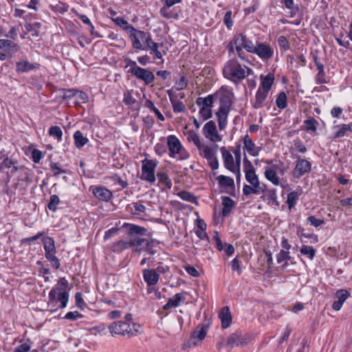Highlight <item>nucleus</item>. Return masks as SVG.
Returning <instances> with one entry per match:
<instances>
[{
  "label": "nucleus",
  "instance_id": "16",
  "mask_svg": "<svg viewBox=\"0 0 352 352\" xmlns=\"http://www.w3.org/2000/svg\"><path fill=\"white\" fill-rule=\"evenodd\" d=\"M68 285L69 283L65 277L60 278L55 287H54L49 292V302L55 301L58 293L68 292Z\"/></svg>",
  "mask_w": 352,
  "mask_h": 352
},
{
  "label": "nucleus",
  "instance_id": "2",
  "mask_svg": "<svg viewBox=\"0 0 352 352\" xmlns=\"http://www.w3.org/2000/svg\"><path fill=\"white\" fill-rule=\"evenodd\" d=\"M251 74H253V70L249 67L241 64L236 57L227 60L223 68V76L236 85L242 82Z\"/></svg>",
  "mask_w": 352,
  "mask_h": 352
},
{
  "label": "nucleus",
  "instance_id": "57",
  "mask_svg": "<svg viewBox=\"0 0 352 352\" xmlns=\"http://www.w3.org/2000/svg\"><path fill=\"white\" fill-rule=\"evenodd\" d=\"M134 211L133 214L136 215H140L145 213L146 207L140 203H133Z\"/></svg>",
  "mask_w": 352,
  "mask_h": 352
},
{
  "label": "nucleus",
  "instance_id": "53",
  "mask_svg": "<svg viewBox=\"0 0 352 352\" xmlns=\"http://www.w3.org/2000/svg\"><path fill=\"white\" fill-rule=\"evenodd\" d=\"M253 187V194L259 195L265 191L266 186L264 184H261L259 181L251 184Z\"/></svg>",
  "mask_w": 352,
  "mask_h": 352
},
{
  "label": "nucleus",
  "instance_id": "14",
  "mask_svg": "<svg viewBox=\"0 0 352 352\" xmlns=\"http://www.w3.org/2000/svg\"><path fill=\"white\" fill-rule=\"evenodd\" d=\"M203 133L204 136L211 142H214L221 140V138L218 133L216 124L212 120L205 124L203 128Z\"/></svg>",
  "mask_w": 352,
  "mask_h": 352
},
{
  "label": "nucleus",
  "instance_id": "5",
  "mask_svg": "<svg viewBox=\"0 0 352 352\" xmlns=\"http://www.w3.org/2000/svg\"><path fill=\"white\" fill-rule=\"evenodd\" d=\"M167 146L170 157H175L176 155H179L180 160H185L188 157V153L184 148L179 140L175 135H170L167 137Z\"/></svg>",
  "mask_w": 352,
  "mask_h": 352
},
{
  "label": "nucleus",
  "instance_id": "28",
  "mask_svg": "<svg viewBox=\"0 0 352 352\" xmlns=\"http://www.w3.org/2000/svg\"><path fill=\"white\" fill-rule=\"evenodd\" d=\"M198 150L200 151V155L206 158L207 161L216 157L217 150L214 148L201 144Z\"/></svg>",
  "mask_w": 352,
  "mask_h": 352
},
{
  "label": "nucleus",
  "instance_id": "6",
  "mask_svg": "<svg viewBox=\"0 0 352 352\" xmlns=\"http://www.w3.org/2000/svg\"><path fill=\"white\" fill-rule=\"evenodd\" d=\"M252 339V338L250 335L236 331L227 338L226 347L228 350H230L234 346L241 347L249 344Z\"/></svg>",
  "mask_w": 352,
  "mask_h": 352
},
{
  "label": "nucleus",
  "instance_id": "26",
  "mask_svg": "<svg viewBox=\"0 0 352 352\" xmlns=\"http://www.w3.org/2000/svg\"><path fill=\"white\" fill-rule=\"evenodd\" d=\"M184 295L182 293H177L168 300L166 304L164 305L163 309L167 310L173 307H177L180 305L181 302H184Z\"/></svg>",
  "mask_w": 352,
  "mask_h": 352
},
{
  "label": "nucleus",
  "instance_id": "52",
  "mask_svg": "<svg viewBox=\"0 0 352 352\" xmlns=\"http://www.w3.org/2000/svg\"><path fill=\"white\" fill-rule=\"evenodd\" d=\"M60 202L59 197L56 195H53L50 197V202L48 203L47 207L49 210L52 211H56L57 209V206L58 205Z\"/></svg>",
  "mask_w": 352,
  "mask_h": 352
},
{
  "label": "nucleus",
  "instance_id": "4",
  "mask_svg": "<svg viewBox=\"0 0 352 352\" xmlns=\"http://www.w3.org/2000/svg\"><path fill=\"white\" fill-rule=\"evenodd\" d=\"M43 248L45 250V256L47 261L52 263L53 266L56 269L60 267V260L56 256V250L54 240L52 237L45 236L42 239Z\"/></svg>",
  "mask_w": 352,
  "mask_h": 352
},
{
  "label": "nucleus",
  "instance_id": "11",
  "mask_svg": "<svg viewBox=\"0 0 352 352\" xmlns=\"http://www.w3.org/2000/svg\"><path fill=\"white\" fill-rule=\"evenodd\" d=\"M297 159L295 167L292 170V175L298 179L311 170V164L308 160L301 159L300 156H298Z\"/></svg>",
  "mask_w": 352,
  "mask_h": 352
},
{
  "label": "nucleus",
  "instance_id": "43",
  "mask_svg": "<svg viewBox=\"0 0 352 352\" xmlns=\"http://www.w3.org/2000/svg\"><path fill=\"white\" fill-rule=\"evenodd\" d=\"M25 34L28 32H32V35L33 36H38V30L41 27V23L38 22H35L34 23H26L25 24Z\"/></svg>",
  "mask_w": 352,
  "mask_h": 352
},
{
  "label": "nucleus",
  "instance_id": "23",
  "mask_svg": "<svg viewBox=\"0 0 352 352\" xmlns=\"http://www.w3.org/2000/svg\"><path fill=\"white\" fill-rule=\"evenodd\" d=\"M349 292L346 289H340L337 291L335 296L336 300L333 302L332 305L333 309L335 311H339L343 303L349 298Z\"/></svg>",
  "mask_w": 352,
  "mask_h": 352
},
{
  "label": "nucleus",
  "instance_id": "15",
  "mask_svg": "<svg viewBox=\"0 0 352 352\" xmlns=\"http://www.w3.org/2000/svg\"><path fill=\"white\" fill-rule=\"evenodd\" d=\"M243 168L245 179L249 184H252L259 181L255 168L246 156L243 158Z\"/></svg>",
  "mask_w": 352,
  "mask_h": 352
},
{
  "label": "nucleus",
  "instance_id": "51",
  "mask_svg": "<svg viewBox=\"0 0 352 352\" xmlns=\"http://www.w3.org/2000/svg\"><path fill=\"white\" fill-rule=\"evenodd\" d=\"M277 42L280 48L284 52L290 49V43L285 36H280L277 39Z\"/></svg>",
  "mask_w": 352,
  "mask_h": 352
},
{
  "label": "nucleus",
  "instance_id": "8",
  "mask_svg": "<svg viewBox=\"0 0 352 352\" xmlns=\"http://www.w3.org/2000/svg\"><path fill=\"white\" fill-rule=\"evenodd\" d=\"M148 32L139 30L133 28L128 34L131 41V45L134 49L139 50H146L144 47V43Z\"/></svg>",
  "mask_w": 352,
  "mask_h": 352
},
{
  "label": "nucleus",
  "instance_id": "48",
  "mask_svg": "<svg viewBox=\"0 0 352 352\" xmlns=\"http://www.w3.org/2000/svg\"><path fill=\"white\" fill-rule=\"evenodd\" d=\"M178 196L184 201H187L191 203L197 202L196 197L189 192L182 190L178 193Z\"/></svg>",
  "mask_w": 352,
  "mask_h": 352
},
{
  "label": "nucleus",
  "instance_id": "7",
  "mask_svg": "<svg viewBox=\"0 0 352 352\" xmlns=\"http://www.w3.org/2000/svg\"><path fill=\"white\" fill-rule=\"evenodd\" d=\"M157 162L153 160L145 159L142 161V175L141 179L150 183L155 181V170Z\"/></svg>",
  "mask_w": 352,
  "mask_h": 352
},
{
  "label": "nucleus",
  "instance_id": "37",
  "mask_svg": "<svg viewBox=\"0 0 352 352\" xmlns=\"http://www.w3.org/2000/svg\"><path fill=\"white\" fill-rule=\"evenodd\" d=\"M74 140L75 146L78 148L84 146L88 142V139L84 137L80 131H77L74 133Z\"/></svg>",
  "mask_w": 352,
  "mask_h": 352
},
{
  "label": "nucleus",
  "instance_id": "64",
  "mask_svg": "<svg viewBox=\"0 0 352 352\" xmlns=\"http://www.w3.org/2000/svg\"><path fill=\"white\" fill-rule=\"evenodd\" d=\"M168 9V8L163 6L160 10V14H161V16L168 19L173 17V12L169 11Z\"/></svg>",
  "mask_w": 352,
  "mask_h": 352
},
{
  "label": "nucleus",
  "instance_id": "60",
  "mask_svg": "<svg viewBox=\"0 0 352 352\" xmlns=\"http://www.w3.org/2000/svg\"><path fill=\"white\" fill-rule=\"evenodd\" d=\"M83 317L82 314H80L78 311H69L65 316V318L69 320H76L79 318H82Z\"/></svg>",
  "mask_w": 352,
  "mask_h": 352
},
{
  "label": "nucleus",
  "instance_id": "36",
  "mask_svg": "<svg viewBox=\"0 0 352 352\" xmlns=\"http://www.w3.org/2000/svg\"><path fill=\"white\" fill-rule=\"evenodd\" d=\"M335 128L338 129V130L337 131L334 135V139L342 138L345 135H346L347 132L352 131L351 126L350 124H342L340 125L336 126Z\"/></svg>",
  "mask_w": 352,
  "mask_h": 352
},
{
  "label": "nucleus",
  "instance_id": "12",
  "mask_svg": "<svg viewBox=\"0 0 352 352\" xmlns=\"http://www.w3.org/2000/svg\"><path fill=\"white\" fill-rule=\"evenodd\" d=\"M131 74L138 80L144 81L146 85L152 83L155 80V76L152 72L139 66L132 69Z\"/></svg>",
  "mask_w": 352,
  "mask_h": 352
},
{
  "label": "nucleus",
  "instance_id": "35",
  "mask_svg": "<svg viewBox=\"0 0 352 352\" xmlns=\"http://www.w3.org/2000/svg\"><path fill=\"white\" fill-rule=\"evenodd\" d=\"M214 96L213 95H208L206 98L199 97L197 99L196 103L199 107H206V108H211L212 107V104L214 102Z\"/></svg>",
  "mask_w": 352,
  "mask_h": 352
},
{
  "label": "nucleus",
  "instance_id": "32",
  "mask_svg": "<svg viewBox=\"0 0 352 352\" xmlns=\"http://www.w3.org/2000/svg\"><path fill=\"white\" fill-rule=\"evenodd\" d=\"M168 94L173 111L175 113L184 112L185 110V105L183 104V102L176 100V97L172 96L171 91L170 90L168 91Z\"/></svg>",
  "mask_w": 352,
  "mask_h": 352
},
{
  "label": "nucleus",
  "instance_id": "20",
  "mask_svg": "<svg viewBox=\"0 0 352 352\" xmlns=\"http://www.w3.org/2000/svg\"><path fill=\"white\" fill-rule=\"evenodd\" d=\"M143 279L148 286L156 285L159 280L160 275L153 269H144L142 270Z\"/></svg>",
  "mask_w": 352,
  "mask_h": 352
},
{
  "label": "nucleus",
  "instance_id": "19",
  "mask_svg": "<svg viewBox=\"0 0 352 352\" xmlns=\"http://www.w3.org/2000/svg\"><path fill=\"white\" fill-rule=\"evenodd\" d=\"M207 331V327H202L200 329L195 331L187 342L188 346L191 347L197 345L205 338Z\"/></svg>",
  "mask_w": 352,
  "mask_h": 352
},
{
  "label": "nucleus",
  "instance_id": "61",
  "mask_svg": "<svg viewBox=\"0 0 352 352\" xmlns=\"http://www.w3.org/2000/svg\"><path fill=\"white\" fill-rule=\"evenodd\" d=\"M155 152L158 155H163L166 153V146L164 143H157L154 147Z\"/></svg>",
  "mask_w": 352,
  "mask_h": 352
},
{
  "label": "nucleus",
  "instance_id": "56",
  "mask_svg": "<svg viewBox=\"0 0 352 352\" xmlns=\"http://www.w3.org/2000/svg\"><path fill=\"white\" fill-rule=\"evenodd\" d=\"M188 83V82L186 78L184 76H181V78L175 82L176 89L177 90H183L187 87Z\"/></svg>",
  "mask_w": 352,
  "mask_h": 352
},
{
  "label": "nucleus",
  "instance_id": "47",
  "mask_svg": "<svg viewBox=\"0 0 352 352\" xmlns=\"http://www.w3.org/2000/svg\"><path fill=\"white\" fill-rule=\"evenodd\" d=\"M69 300V292H63L61 293H58L56 295V299L55 300H58L60 302V307L63 309L67 307V302Z\"/></svg>",
  "mask_w": 352,
  "mask_h": 352
},
{
  "label": "nucleus",
  "instance_id": "17",
  "mask_svg": "<svg viewBox=\"0 0 352 352\" xmlns=\"http://www.w3.org/2000/svg\"><path fill=\"white\" fill-rule=\"evenodd\" d=\"M278 170L282 174L284 173L283 169L279 168L276 164H272L265 168V177L275 186H278L280 183L279 178L277 175Z\"/></svg>",
  "mask_w": 352,
  "mask_h": 352
},
{
  "label": "nucleus",
  "instance_id": "54",
  "mask_svg": "<svg viewBox=\"0 0 352 352\" xmlns=\"http://www.w3.org/2000/svg\"><path fill=\"white\" fill-rule=\"evenodd\" d=\"M109 179L114 184H118L120 185L122 188H125L128 186L127 182L122 180L121 177L117 174L112 175L111 177H109Z\"/></svg>",
  "mask_w": 352,
  "mask_h": 352
},
{
  "label": "nucleus",
  "instance_id": "63",
  "mask_svg": "<svg viewBox=\"0 0 352 352\" xmlns=\"http://www.w3.org/2000/svg\"><path fill=\"white\" fill-rule=\"evenodd\" d=\"M75 300L76 306L78 308L82 309L85 306V302H84V300L82 298V294L80 292H77L75 294Z\"/></svg>",
  "mask_w": 352,
  "mask_h": 352
},
{
  "label": "nucleus",
  "instance_id": "31",
  "mask_svg": "<svg viewBox=\"0 0 352 352\" xmlns=\"http://www.w3.org/2000/svg\"><path fill=\"white\" fill-rule=\"evenodd\" d=\"M277 263L280 264L282 267H286L289 265V262L292 261V256L289 255V251L281 250L276 256Z\"/></svg>",
  "mask_w": 352,
  "mask_h": 352
},
{
  "label": "nucleus",
  "instance_id": "40",
  "mask_svg": "<svg viewBox=\"0 0 352 352\" xmlns=\"http://www.w3.org/2000/svg\"><path fill=\"white\" fill-rule=\"evenodd\" d=\"M157 178L159 181V183H160L162 185L168 188V189L171 188L172 182L166 173L158 172L157 173Z\"/></svg>",
  "mask_w": 352,
  "mask_h": 352
},
{
  "label": "nucleus",
  "instance_id": "38",
  "mask_svg": "<svg viewBox=\"0 0 352 352\" xmlns=\"http://www.w3.org/2000/svg\"><path fill=\"white\" fill-rule=\"evenodd\" d=\"M300 193L297 191H292L287 195L286 203L289 210H292L296 204Z\"/></svg>",
  "mask_w": 352,
  "mask_h": 352
},
{
  "label": "nucleus",
  "instance_id": "27",
  "mask_svg": "<svg viewBox=\"0 0 352 352\" xmlns=\"http://www.w3.org/2000/svg\"><path fill=\"white\" fill-rule=\"evenodd\" d=\"M219 317L221 319L223 329H226L230 326L232 322V316L228 307H224L221 309Z\"/></svg>",
  "mask_w": 352,
  "mask_h": 352
},
{
  "label": "nucleus",
  "instance_id": "25",
  "mask_svg": "<svg viewBox=\"0 0 352 352\" xmlns=\"http://www.w3.org/2000/svg\"><path fill=\"white\" fill-rule=\"evenodd\" d=\"M269 92L261 90L259 87L256 93L255 100L253 103V107L255 109H261L265 106L266 100Z\"/></svg>",
  "mask_w": 352,
  "mask_h": 352
},
{
  "label": "nucleus",
  "instance_id": "58",
  "mask_svg": "<svg viewBox=\"0 0 352 352\" xmlns=\"http://www.w3.org/2000/svg\"><path fill=\"white\" fill-rule=\"evenodd\" d=\"M123 102L126 105H132L137 102V100L133 97L129 91L124 94Z\"/></svg>",
  "mask_w": 352,
  "mask_h": 352
},
{
  "label": "nucleus",
  "instance_id": "3",
  "mask_svg": "<svg viewBox=\"0 0 352 352\" xmlns=\"http://www.w3.org/2000/svg\"><path fill=\"white\" fill-rule=\"evenodd\" d=\"M219 99L220 106L216 113L218 125L220 130H223L227 125V118L232 104L233 94L223 91H218L214 94Z\"/></svg>",
  "mask_w": 352,
  "mask_h": 352
},
{
  "label": "nucleus",
  "instance_id": "21",
  "mask_svg": "<svg viewBox=\"0 0 352 352\" xmlns=\"http://www.w3.org/2000/svg\"><path fill=\"white\" fill-rule=\"evenodd\" d=\"M221 153L223 159L225 167L231 172L236 174V165H234L232 155L226 149L225 146L221 148Z\"/></svg>",
  "mask_w": 352,
  "mask_h": 352
},
{
  "label": "nucleus",
  "instance_id": "18",
  "mask_svg": "<svg viewBox=\"0 0 352 352\" xmlns=\"http://www.w3.org/2000/svg\"><path fill=\"white\" fill-rule=\"evenodd\" d=\"M91 190L95 197L102 201H109L113 197L111 191L102 186H92Z\"/></svg>",
  "mask_w": 352,
  "mask_h": 352
},
{
  "label": "nucleus",
  "instance_id": "50",
  "mask_svg": "<svg viewBox=\"0 0 352 352\" xmlns=\"http://www.w3.org/2000/svg\"><path fill=\"white\" fill-rule=\"evenodd\" d=\"M49 134L51 136L56 138L58 142L62 140L63 132L61 129L58 126H52L49 129Z\"/></svg>",
  "mask_w": 352,
  "mask_h": 352
},
{
  "label": "nucleus",
  "instance_id": "13",
  "mask_svg": "<svg viewBox=\"0 0 352 352\" xmlns=\"http://www.w3.org/2000/svg\"><path fill=\"white\" fill-rule=\"evenodd\" d=\"M234 43L235 48L239 47L241 50L245 49L250 53L252 52L255 46L253 42L242 33H237L234 36Z\"/></svg>",
  "mask_w": 352,
  "mask_h": 352
},
{
  "label": "nucleus",
  "instance_id": "44",
  "mask_svg": "<svg viewBox=\"0 0 352 352\" xmlns=\"http://www.w3.org/2000/svg\"><path fill=\"white\" fill-rule=\"evenodd\" d=\"M5 47L7 48V56L8 55L10 57H12L13 54L19 50L18 44L8 39H6Z\"/></svg>",
  "mask_w": 352,
  "mask_h": 352
},
{
  "label": "nucleus",
  "instance_id": "46",
  "mask_svg": "<svg viewBox=\"0 0 352 352\" xmlns=\"http://www.w3.org/2000/svg\"><path fill=\"white\" fill-rule=\"evenodd\" d=\"M187 140L192 142L198 148L202 144L200 141L199 137L194 131H188L186 134Z\"/></svg>",
  "mask_w": 352,
  "mask_h": 352
},
{
  "label": "nucleus",
  "instance_id": "41",
  "mask_svg": "<svg viewBox=\"0 0 352 352\" xmlns=\"http://www.w3.org/2000/svg\"><path fill=\"white\" fill-rule=\"evenodd\" d=\"M162 45H163V43L160 44L157 43V44H155L154 45V47H151V48L148 49L150 50V54L154 55L155 58L162 60V63H164L163 55H165L166 54V51H164V50H163L162 52L159 50V47Z\"/></svg>",
  "mask_w": 352,
  "mask_h": 352
},
{
  "label": "nucleus",
  "instance_id": "59",
  "mask_svg": "<svg viewBox=\"0 0 352 352\" xmlns=\"http://www.w3.org/2000/svg\"><path fill=\"white\" fill-rule=\"evenodd\" d=\"M307 221L315 228H318L324 223L323 220L316 219L314 216L308 217Z\"/></svg>",
  "mask_w": 352,
  "mask_h": 352
},
{
  "label": "nucleus",
  "instance_id": "1",
  "mask_svg": "<svg viewBox=\"0 0 352 352\" xmlns=\"http://www.w3.org/2000/svg\"><path fill=\"white\" fill-rule=\"evenodd\" d=\"M122 228L125 229V233L129 236V239H121L113 243L110 247V249L113 252L120 253L123 250L133 247L136 248L137 251H140L142 248L139 249V248L141 247L142 245L144 243L147 245H148V240L142 237L145 236L147 232V229L144 227L124 223L122 225Z\"/></svg>",
  "mask_w": 352,
  "mask_h": 352
},
{
  "label": "nucleus",
  "instance_id": "45",
  "mask_svg": "<svg viewBox=\"0 0 352 352\" xmlns=\"http://www.w3.org/2000/svg\"><path fill=\"white\" fill-rule=\"evenodd\" d=\"M276 104L280 109H284L285 108L287 107V98L286 94L284 91H281L278 94L276 100Z\"/></svg>",
  "mask_w": 352,
  "mask_h": 352
},
{
  "label": "nucleus",
  "instance_id": "9",
  "mask_svg": "<svg viewBox=\"0 0 352 352\" xmlns=\"http://www.w3.org/2000/svg\"><path fill=\"white\" fill-rule=\"evenodd\" d=\"M109 330L113 336L115 335H127L129 337V335L133 334L131 331V324L121 320L111 324Z\"/></svg>",
  "mask_w": 352,
  "mask_h": 352
},
{
  "label": "nucleus",
  "instance_id": "22",
  "mask_svg": "<svg viewBox=\"0 0 352 352\" xmlns=\"http://www.w3.org/2000/svg\"><path fill=\"white\" fill-rule=\"evenodd\" d=\"M40 64L37 63H30L27 60H20L16 64V72L17 73H27L39 68Z\"/></svg>",
  "mask_w": 352,
  "mask_h": 352
},
{
  "label": "nucleus",
  "instance_id": "34",
  "mask_svg": "<svg viewBox=\"0 0 352 352\" xmlns=\"http://www.w3.org/2000/svg\"><path fill=\"white\" fill-rule=\"evenodd\" d=\"M274 80V75L272 74H267L263 79L261 82V90L269 92L272 84Z\"/></svg>",
  "mask_w": 352,
  "mask_h": 352
},
{
  "label": "nucleus",
  "instance_id": "62",
  "mask_svg": "<svg viewBox=\"0 0 352 352\" xmlns=\"http://www.w3.org/2000/svg\"><path fill=\"white\" fill-rule=\"evenodd\" d=\"M43 157V154L42 151H41L40 150L34 149L32 151V159L34 163H36V164L39 163V162L41 161V160Z\"/></svg>",
  "mask_w": 352,
  "mask_h": 352
},
{
  "label": "nucleus",
  "instance_id": "29",
  "mask_svg": "<svg viewBox=\"0 0 352 352\" xmlns=\"http://www.w3.org/2000/svg\"><path fill=\"white\" fill-rule=\"evenodd\" d=\"M234 205V201L228 197H222L223 209L221 214L223 217H227L231 212Z\"/></svg>",
  "mask_w": 352,
  "mask_h": 352
},
{
  "label": "nucleus",
  "instance_id": "39",
  "mask_svg": "<svg viewBox=\"0 0 352 352\" xmlns=\"http://www.w3.org/2000/svg\"><path fill=\"white\" fill-rule=\"evenodd\" d=\"M305 129L307 131H311L316 133L317 131V125L318 122L313 117L309 116L307 120L304 121Z\"/></svg>",
  "mask_w": 352,
  "mask_h": 352
},
{
  "label": "nucleus",
  "instance_id": "30",
  "mask_svg": "<svg viewBox=\"0 0 352 352\" xmlns=\"http://www.w3.org/2000/svg\"><path fill=\"white\" fill-rule=\"evenodd\" d=\"M233 153L235 156V161H236V183L239 184L241 180V172H240V164H241V145H237L234 150L233 151Z\"/></svg>",
  "mask_w": 352,
  "mask_h": 352
},
{
  "label": "nucleus",
  "instance_id": "24",
  "mask_svg": "<svg viewBox=\"0 0 352 352\" xmlns=\"http://www.w3.org/2000/svg\"><path fill=\"white\" fill-rule=\"evenodd\" d=\"M243 148L252 156H257L260 151V148L256 146L248 134L243 137Z\"/></svg>",
  "mask_w": 352,
  "mask_h": 352
},
{
  "label": "nucleus",
  "instance_id": "55",
  "mask_svg": "<svg viewBox=\"0 0 352 352\" xmlns=\"http://www.w3.org/2000/svg\"><path fill=\"white\" fill-rule=\"evenodd\" d=\"M199 114L203 118V120H206L212 116L211 109L206 108V107H201L199 110Z\"/></svg>",
  "mask_w": 352,
  "mask_h": 352
},
{
  "label": "nucleus",
  "instance_id": "42",
  "mask_svg": "<svg viewBox=\"0 0 352 352\" xmlns=\"http://www.w3.org/2000/svg\"><path fill=\"white\" fill-rule=\"evenodd\" d=\"M113 21L116 25H119L124 30H125L127 34H129L134 28L132 25L129 24L126 20L122 17H117L113 19Z\"/></svg>",
  "mask_w": 352,
  "mask_h": 352
},
{
  "label": "nucleus",
  "instance_id": "10",
  "mask_svg": "<svg viewBox=\"0 0 352 352\" xmlns=\"http://www.w3.org/2000/svg\"><path fill=\"white\" fill-rule=\"evenodd\" d=\"M257 55L262 60H270L274 56V50L268 44L264 43H256L252 52Z\"/></svg>",
  "mask_w": 352,
  "mask_h": 352
},
{
  "label": "nucleus",
  "instance_id": "33",
  "mask_svg": "<svg viewBox=\"0 0 352 352\" xmlns=\"http://www.w3.org/2000/svg\"><path fill=\"white\" fill-rule=\"evenodd\" d=\"M217 180L219 186L222 188H234V179L230 177L221 175L217 177Z\"/></svg>",
  "mask_w": 352,
  "mask_h": 352
},
{
  "label": "nucleus",
  "instance_id": "49",
  "mask_svg": "<svg viewBox=\"0 0 352 352\" xmlns=\"http://www.w3.org/2000/svg\"><path fill=\"white\" fill-rule=\"evenodd\" d=\"M300 252L303 255H307L309 258L312 260L316 254V250L312 246L302 245Z\"/></svg>",
  "mask_w": 352,
  "mask_h": 352
}]
</instances>
